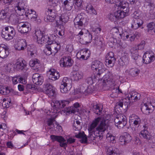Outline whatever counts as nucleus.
<instances>
[{
  "instance_id": "obj_54",
  "label": "nucleus",
  "mask_w": 155,
  "mask_h": 155,
  "mask_svg": "<svg viewBox=\"0 0 155 155\" xmlns=\"http://www.w3.org/2000/svg\"><path fill=\"white\" fill-rule=\"evenodd\" d=\"M24 13L26 16H28V14L31 15H32V14H35L36 13L35 11L31 9L30 10H29L28 9L27 10V9L25 10Z\"/></svg>"
},
{
  "instance_id": "obj_25",
  "label": "nucleus",
  "mask_w": 155,
  "mask_h": 155,
  "mask_svg": "<svg viewBox=\"0 0 155 155\" xmlns=\"http://www.w3.org/2000/svg\"><path fill=\"white\" fill-rule=\"evenodd\" d=\"M47 74L50 75L49 79L53 81H55L58 79L60 77L59 73L54 69H51L47 71Z\"/></svg>"
},
{
  "instance_id": "obj_21",
  "label": "nucleus",
  "mask_w": 155,
  "mask_h": 155,
  "mask_svg": "<svg viewBox=\"0 0 155 155\" xmlns=\"http://www.w3.org/2000/svg\"><path fill=\"white\" fill-rule=\"evenodd\" d=\"M16 67L18 71H22L24 72H26L28 69L27 67L26 62L23 60L19 61L16 63Z\"/></svg>"
},
{
  "instance_id": "obj_12",
  "label": "nucleus",
  "mask_w": 155,
  "mask_h": 155,
  "mask_svg": "<svg viewBox=\"0 0 155 155\" xmlns=\"http://www.w3.org/2000/svg\"><path fill=\"white\" fill-rule=\"evenodd\" d=\"M125 16V13L121 10H118L114 13H110L108 15L109 19L112 21H115L119 19L124 18Z\"/></svg>"
},
{
  "instance_id": "obj_52",
  "label": "nucleus",
  "mask_w": 155,
  "mask_h": 155,
  "mask_svg": "<svg viewBox=\"0 0 155 155\" xmlns=\"http://www.w3.org/2000/svg\"><path fill=\"white\" fill-rule=\"evenodd\" d=\"M12 68L13 65L9 63L6 65L5 69L7 72L9 73H12L13 72Z\"/></svg>"
},
{
  "instance_id": "obj_35",
  "label": "nucleus",
  "mask_w": 155,
  "mask_h": 155,
  "mask_svg": "<svg viewBox=\"0 0 155 155\" xmlns=\"http://www.w3.org/2000/svg\"><path fill=\"white\" fill-rule=\"evenodd\" d=\"M144 6L149 11H151L154 8V5L150 0H145Z\"/></svg>"
},
{
  "instance_id": "obj_17",
  "label": "nucleus",
  "mask_w": 155,
  "mask_h": 155,
  "mask_svg": "<svg viewBox=\"0 0 155 155\" xmlns=\"http://www.w3.org/2000/svg\"><path fill=\"white\" fill-rule=\"evenodd\" d=\"M50 138L53 141H57L60 143L61 147H66L67 146V143L65 142L66 140L61 136L51 135Z\"/></svg>"
},
{
  "instance_id": "obj_62",
  "label": "nucleus",
  "mask_w": 155,
  "mask_h": 155,
  "mask_svg": "<svg viewBox=\"0 0 155 155\" xmlns=\"http://www.w3.org/2000/svg\"><path fill=\"white\" fill-rule=\"evenodd\" d=\"M86 86L85 84H83L82 86H81L80 89V92L81 93L84 94H85L86 91Z\"/></svg>"
},
{
  "instance_id": "obj_42",
  "label": "nucleus",
  "mask_w": 155,
  "mask_h": 155,
  "mask_svg": "<svg viewBox=\"0 0 155 155\" xmlns=\"http://www.w3.org/2000/svg\"><path fill=\"white\" fill-rule=\"evenodd\" d=\"M139 136L141 138L146 139H149L150 138V136L148 134V132L145 129L140 131L139 134Z\"/></svg>"
},
{
  "instance_id": "obj_57",
  "label": "nucleus",
  "mask_w": 155,
  "mask_h": 155,
  "mask_svg": "<svg viewBox=\"0 0 155 155\" xmlns=\"http://www.w3.org/2000/svg\"><path fill=\"white\" fill-rule=\"evenodd\" d=\"M145 45V43L144 41H143L141 42L139 44L137 47H136L138 50H142L144 49V46Z\"/></svg>"
},
{
  "instance_id": "obj_1",
  "label": "nucleus",
  "mask_w": 155,
  "mask_h": 155,
  "mask_svg": "<svg viewBox=\"0 0 155 155\" xmlns=\"http://www.w3.org/2000/svg\"><path fill=\"white\" fill-rule=\"evenodd\" d=\"M70 102V101L67 100L54 101L51 104L53 109L51 111L54 113H57L61 111L68 114H75L78 112V108L80 106L79 104L76 103L74 104V106L67 107Z\"/></svg>"
},
{
  "instance_id": "obj_44",
  "label": "nucleus",
  "mask_w": 155,
  "mask_h": 155,
  "mask_svg": "<svg viewBox=\"0 0 155 155\" xmlns=\"http://www.w3.org/2000/svg\"><path fill=\"white\" fill-rule=\"evenodd\" d=\"M94 78H93L92 77L87 78L86 79L87 83L89 85H92L94 82L97 79V78H98V80L99 79V78H98L97 76L94 75Z\"/></svg>"
},
{
  "instance_id": "obj_4",
  "label": "nucleus",
  "mask_w": 155,
  "mask_h": 155,
  "mask_svg": "<svg viewBox=\"0 0 155 155\" xmlns=\"http://www.w3.org/2000/svg\"><path fill=\"white\" fill-rule=\"evenodd\" d=\"M111 73H108L104 77L102 85L103 89L105 90H110L111 91L115 89L114 83L113 79Z\"/></svg>"
},
{
  "instance_id": "obj_60",
  "label": "nucleus",
  "mask_w": 155,
  "mask_h": 155,
  "mask_svg": "<svg viewBox=\"0 0 155 155\" xmlns=\"http://www.w3.org/2000/svg\"><path fill=\"white\" fill-rule=\"evenodd\" d=\"M94 43L95 45H97L98 44H101V41L98 38V35L94 39H93Z\"/></svg>"
},
{
  "instance_id": "obj_11",
  "label": "nucleus",
  "mask_w": 155,
  "mask_h": 155,
  "mask_svg": "<svg viewBox=\"0 0 155 155\" xmlns=\"http://www.w3.org/2000/svg\"><path fill=\"white\" fill-rule=\"evenodd\" d=\"M35 34L37 38V43L38 44H43L48 42L49 36L41 31H36Z\"/></svg>"
},
{
  "instance_id": "obj_8",
  "label": "nucleus",
  "mask_w": 155,
  "mask_h": 155,
  "mask_svg": "<svg viewBox=\"0 0 155 155\" xmlns=\"http://www.w3.org/2000/svg\"><path fill=\"white\" fill-rule=\"evenodd\" d=\"M14 14L11 12L8 7H5L4 9L0 11V20L5 21L8 22L12 19Z\"/></svg>"
},
{
  "instance_id": "obj_5",
  "label": "nucleus",
  "mask_w": 155,
  "mask_h": 155,
  "mask_svg": "<svg viewBox=\"0 0 155 155\" xmlns=\"http://www.w3.org/2000/svg\"><path fill=\"white\" fill-rule=\"evenodd\" d=\"M15 34V30L13 27L8 26L2 29L1 36L6 40L9 41L13 38Z\"/></svg>"
},
{
  "instance_id": "obj_40",
  "label": "nucleus",
  "mask_w": 155,
  "mask_h": 155,
  "mask_svg": "<svg viewBox=\"0 0 155 155\" xmlns=\"http://www.w3.org/2000/svg\"><path fill=\"white\" fill-rule=\"evenodd\" d=\"M128 62L129 60L126 56H123L119 60V64L121 66L127 65Z\"/></svg>"
},
{
  "instance_id": "obj_53",
  "label": "nucleus",
  "mask_w": 155,
  "mask_h": 155,
  "mask_svg": "<svg viewBox=\"0 0 155 155\" xmlns=\"http://www.w3.org/2000/svg\"><path fill=\"white\" fill-rule=\"evenodd\" d=\"M85 52V54L88 53V55H86V54L82 55L81 56L80 58L83 60H86L88 59L90 57V52L89 50H85V52Z\"/></svg>"
},
{
  "instance_id": "obj_28",
  "label": "nucleus",
  "mask_w": 155,
  "mask_h": 155,
  "mask_svg": "<svg viewBox=\"0 0 155 155\" xmlns=\"http://www.w3.org/2000/svg\"><path fill=\"white\" fill-rule=\"evenodd\" d=\"M84 36V38L81 39L80 38V43L83 44L90 43L92 40V35L89 33H86Z\"/></svg>"
},
{
  "instance_id": "obj_23",
  "label": "nucleus",
  "mask_w": 155,
  "mask_h": 155,
  "mask_svg": "<svg viewBox=\"0 0 155 155\" xmlns=\"http://www.w3.org/2000/svg\"><path fill=\"white\" fill-rule=\"evenodd\" d=\"M8 47L4 45L0 46V58L4 59L7 57L9 54Z\"/></svg>"
},
{
  "instance_id": "obj_30",
  "label": "nucleus",
  "mask_w": 155,
  "mask_h": 155,
  "mask_svg": "<svg viewBox=\"0 0 155 155\" xmlns=\"http://www.w3.org/2000/svg\"><path fill=\"white\" fill-rule=\"evenodd\" d=\"M72 79L74 80L78 81L82 78L83 76V73L78 71H73L72 72Z\"/></svg>"
},
{
  "instance_id": "obj_38",
  "label": "nucleus",
  "mask_w": 155,
  "mask_h": 155,
  "mask_svg": "<svg viewBox=\"0 0 155 155\" xmlns=\"http://www.w3.org/2000/svg\"><path fill=\"white\" fill-rule=\"evenodd\" d=\"M30 66L35 68V69L39 68L40 64L37 59L31 60L29 62Z\"/></svg>"
},
{
  "instance_id": "obj_49",
  "label": "nucleus",
  "mask_w": 155,
  "mask_h": 155,
  "mask_svg": "<svg viewBox=\"0 0 155 155\" xmlns=\"http://www.w3.org/2000/svg\"><path fill=\"white\" fill-rule=\"evenodd\" d=\"M126 144L130 142L132 140V137L130 134L127 133H125L123 135Z\"/></svg>"
},
{
  "instance_id": "obj_63",
  "label": "nucleus",
  "mask_w": 155,
  "mask_h": 155,
  "mask_svg": "<svg viewBox=\"0 0 155 155\" xmlns=\"http://www.w3.org/2000/svg\"><path fill=\"white\" fill-rule=\"evenodd\" d=\"M119 142L120 144L122 145H125L126 144L123 135L120 136Z\"/></svg>"
},
{
  "instance_id": "obj_36",
  "label": "nucleus",
  "mask_w": 155,
  "mask_h": 155,
  "mask_svg": "<svg viewBox=\"0 0 155 155\" xmlns=\"http://www.w3.org/2000/svg\"><path fill=\"white\" fill-rule=\"evenodd\" d=\"M150 55L149 53H146L143 56V61L145 64H148L150 63L153 61L155 59V58H151V59L149 58V57H150Z\"/></svg>"
},
{
  "instance_id": "obj_3",
  "label": "nucleus",
  "mask_w": 155,
  "mask_h": 155,
  "mask_svg": "<svg viewBox=\"0 0 155 155\" xmlns=\"http://www.w3.org/2000/svg\"><path fill=\"white\" fill-rule=\"evenodd\" d=\"M141 97L140 94L137 92L132 91L129 94L126 96L125 99L122 101L117 102L116 107H119L122 109L125 110L131 102L137 101L138 99H140Z\"/></svg>"
},
{
  "instance_id": "obj_7",
  "label": "nucleus",
  "mask_w": 155,
  "mask_h": 155,
  "mask_svg": "<svg viewBox=\"0 0 155 155\" xmlns=\"http://www.w3.org/2000/svg\"><path fill=\"white\" fill-rule=\"evenodd\" d=\"M91 68L95 72L97 75L99 76V77L105 71L103 64L98 61L92 62Z\"/></svg>"
},
{
  "instance_id": "obj_50",
  "label": "nucleus",
  "mask_w": 155,
  "mask_h": 155,
  "mask_svg": "<svg viewBox=\"0 0 155 155\" xmlns=\"http://www.w3.org/2000/svg\"><path fill=\"white\" fill-rule=\"evenodd\" d=\"M55 121V119L54 118H50L48 119L47 123L48 126H52L50 129H54V126L53 123Z\"/></svg>"
},
{
  "instance_id": "obj_34",
  "label": "nucleus",
  "mask_w": 155,
  "mask_h": 155,
  "mask_svg": "<svg viewBox=\"0 0 155 155\" xmlns=\"http://www.w3.org/2000/svg\"><path fill=\"white\" fill-rule=\"evenodd\" d=\"M147 32L150 34L155 35V23L153 22L147 25Z\"/></svg>"
},
{
  "instance_id": "obj_41",
  "label": "nucleus",
  "mask_w": 155,
  "mask_h": 155,
  "mask_svg": "<svg viewBox=\"0 0 155 155\" xmlns=\"http://www.w3.org/2000/svg\"><path fill=\"white\" fill-rule=\"evenodd\" d=\"M134 117V126L136 127H138L141 122L140 118L137 116L135 115H132L131 117Z\"/></svg>"
},
{
  "instance_id": "obj_33",
  "label": "nucleus",
  "mask_w": 155,
  "mask_h": 155,
  "mask_svg": "<svg viewBox=\"0 0 155 155\" xmlns=\"http://www.w3.org/2000/svg\"><path fill=\"white\" fill-rule=\"evenodd\" d=\"M79 15L81 21V24L82 27L86 26L88 23L89 19L88 17L83 13Z\"/></svg>"
},
{
  "instance_id": "obj_18",
  "label": "nucleus",
  "mask_w": 155,
  "mask_h": 155,
  "mask_svg": "<svg viewBox=\"0 0 155 155\" xmlns=\"http://www.w3.org/2000/svg\"><path fill=\"white\" fill-rule=\"evenodd\" d=\"M45 88L44 92L49 97L54 96L56 95V92L53 87L49 83L45 84Z\"/></svg>"
},
{
  "instance_id": "obj_32",
  "label": "nucleus",
  "mask_w": 155,
  "mask_h": 155,
  "mask_svg": "<svg viewBox=\"0 0 155 155\" xmlns=\"http://www.w3.org/2000/svg\"><path fill=\"white\" fill-rule=\"evenodd\" d=\"M75 137L81 139L80 141L82 143H85L87 142V137L85 134L84 132H79L75 135Z\"/></svg>"
},
{
  "instance_id": "obj_58",
  "label": "nucleus",
  "mask_w": 155,
  "mask_h": 155,
  "mask_svg": "<svg viewBox=\"0 0 155 155\" xmlns=\"http://www.w3.org/2000/svg\"><path fill=\"white\" fill-rule=\"evenodd\" d=\"M54 45H57V46L56 47H55L53 45V47H52V54L53 53L54 55H55L58 52V50H59L60 47V46H59V47L58 48V45H56L55 44H54Z\"/></svg>"
},
{
  "instance_id": "obj_45",
  "label": "nucleus",
  "mask_w": 155,
  "mask_h": 155,
  "mask_svg": "<svg viewBox=\"0 0 155 155\" xmlns=\"http://www.w3.org/2000/svg\"><path fill=\"white\" fill-rule=\"evenodd\" d=\"M81 123L78 120H75L73 123V129L75 130H78L81 128Z\"/></svg>"
},
{
  "instance_id": "obj_47",
  "label": "nucleus",
  "mask_w": 155,
  "mask_h": 155,
  "mask_svg": "<svg viewBox=\"0 0 155 155\" xmlns=\"http://www.w3.org/2000/svg\"><path fill=\"white\" fill-rule=\"evenodd\" d=\"M9 90L7 87L3 86L0 85V94L3 95H6L8 93H9Z\"/></svg>"
},
{
  "instance_id": "obj_24",
  "label": "nucleus",
  "mask_w": 155,
  "mask_h": 155,
  "mask_svg": "<svg viewBox=\"0 0 155 155\" xmlns=\"http://www.w3.org/2000/svg\"><path fill=\"white\" fill-rule=\"evenodd\" d=\"M32 78L34 83L37 85H41L44 81L43 77L38 74H33Z\"/></svg>"
},
{
  "instance_id": "obj_46",
  "label": "nucleus",
  "mask_w": 155,
  "mask_h": 155,
  "mask_svg": "<svg viewBox=\"0 0 155 155\" xmlns=\"http://www.w3.org/2000/svg\"><path fill=\"white\" fill-rule=\"evenodd\" d=\"M35 89L34 85H33L32 84H28L26 85L25 87L24 94L29 93L31 92V90H34Z\"/></svg>"
},
{
  "instance_id": "obj_37",
  "label": "nucleus",
  "mask_w": 155,
  "mask_h": 155,
  "mask_svg": "<svg viewBox=\"0 0 155 155\" xmlns=\"http://www.w3.org/2000/svg\"><path fill=\"white\" fill-rule=\"evenodd\" d=\"M74 27L76 28L81 29L82 28L81 22L80 15H78L74 19Z\"/></svg>"
},
{
  "instance_id": "obj_64",
  "label": "nucleus",
  "mask_w": 155,
  "mask_h": 155,
  "mask_svg": "<svg viewBox=\"0 0 155 155\" xmlns=\"http://www.w3.org/2000/svg\"><path fill=\"white\" fill-rule=\"evenodd\" d=\"M137 33L133 34V35L130 34V37H129V40L132 41L134 40L137 37Z\"/></svg>"
},
{
  "instance_id": "obj_15",
  "label": "nucleus",
  "mask_w": 155,
  "mask_h": 155,
  "mask_svg": "<svg viewBox=\"0 0 155 155\" xmlns=\"http://www.w3.org/2000/svg\"><path fill=\"white\" fill-rule=\"evenodd\" d=\"M18 32L21 34L27 33L31 30V24L27 22L20 24L18 25Z\"/></svg>"
},
{
  "instance_id": "obj_22",
  "label": "nucleus",
  "mask_w": 155,
  "mask_h": 155,
  "mask_svg": "<svg viewBox=\"0 0 155 155\" xmlns=\"http://www.w3.org/2000/svg\"><path fill=\"white\" fill-rule=\"evenodd\" d=\"M69 82V79L67 77H64L63 78L61 84L60 86V91L63 93H66L68 91L67 88V85Z\"/></svg>"
},
{
  "instance_id": "obj_39",
  "label": "nucleus",
  "mask_w": 155,
  "mask_h": 155,
  "mask_svg": "<svg viewBox=\"0 0 155 155\" xmlns=\"http://www.w3.org/2000/svg\"><path fill=\"white\" fill-rule=\"evenodd\" d=\"M27 51L28 54L32 57L36 52V48L34 45L28 46L27 47Z\"/></svg>"
},
{
  "instance_id": "obj_10",
  "label": "nucleus",
  "mask_w": 155,
  "mask_h": 155,
  "mask_svg": "<svg viewBox=\"0 0 155 155\" xmlns=\"http://www.w3.org/2000/svg\"><path fill=\"white\" fill-rule=\"evenodd\" d=\"M115 126L118 128H123L126 125L127 123L126 117L122 114L117 115L114 119Z\"/></svg>"
},
{
  "instance_id": "obj_26",
  "label": "nucleus",
  "mask_w": 155,
  "mask_h": 155,
  "mask_svg": "<svg viewBox=\"0 0 155 155\" xmlns=\"http://www.w3.org/2000/svg\"><path fill=\"white\" fill-rule=\"evenodd\" d=\"M63 7L67 10H71L74 5V2L71 0H61Z\"/></svg>"
},
{
  "instance_id": "obj_61",
  "label": "nucleus",
  "mask_w": 155,
  "mask_h": 155,
  "mask_svg": "<svg viewBox=\"0 0 155 155\" xmlns=\"http://www.w3.org/2000/svg\"><path fill=\"white\" fill-rule=\"evenodd\" d=\"M107 155H119V154L114 150H111L108 149L107 150Z\"/></svg>"
},
{
  "instance_id": "obj_59",
  "label": "nucleus",
  "mask_w": 155,
  "mask_h": 155,
  "mask_svg": "<svg viewBox=\"0 0 155 155\" xmlns=\"http://www.w3.org/2000/svg\"><path fill=\"white\" fill-rule=\"evenodd\" d=\"M91 107L94 112L95 110L97 111V110H98L99 111H100V110L99 109L100 107L98 104H95L94 103H92L91 104Z\"/></svg>"
},
{
  "instance_id": "obj_51",
  "label": "nucleus",
  "mask_w": 155,
  "mask_h": 155,
  "mask_svg": "<svg viewBox=\"0 0 155 155\" xmlns=\"http://www.w3.org/2000/svg\"><path fill=\"white\" fill-rule=\"evenodd\" d=\"M53 45L54 44H52V45H46L45 51L47 50L48 51V52L47 53V51L46 52V54L47 55H50L51 54H52V47H53Z\"/></svg>"
},
{
  "instance_id": "obj_16",
  "label": "nucleus",
  "mask_w": 155,
  "mask_h": 155,
  "mask_svg": "<svg viewBox=\"0 0 155 155\" xmlns=\"http://www.w3.org/2000/svg\"><path fill=\"white\" fill-rule=\"evenodd\" d=\"M105 64L109 67H113L115 62L116 59L114 57V53L112 52H109L106 56Z\"/></svg>"
},
{
  "instance_id": "obj_27",
  "label": "nucleus",
  "mask_w": 155,
  "mask_h": 155,
  "mask_svg": "<svg viewBox=\"0 0 155 155\" xmlns=\"http://www.w3.org/2000/svg\"><path fill=\"white\" fill-rule=\"evenodd\" d=\"M133 22L131 25V27L135 29L141 26L143 23V21L139 18H134L133 19Z\"/></svg>"
},
{
  "instance_id": "obj_14",
  "label": "nucleus",
  "mask_w": 155,
  "mask_h": 155,
  "mask_svg": "<svg viewBox=\"0 0 155 155\" xmlns=\"http://www.w3.org/2000/svg\"><path fill=\"white\" fill-rule=\"evenodd\" d=\"M60 63L62 67L69 68L72 65L74 61L70 56H64L61 59Z\"/></svg>"
},
{
  "instance_id": "obj_19",
  "label": "nucleus",
  "mask_w": 155,
  "mask_h": 155,
  "mask_svg": "<svg viewBox=\"0 0 155 155\" xmlns=\"http://www.w3.org/2000/svg\"><path fill=\"white\" fill-rule=\"evenodd\" d=\"M26 6L25 5V3L23 2H19L17 4L15 7V10L16 13L19 15H23L25 11Z\"/></svg>"
},
{
  "instance_id": "obj_2",
  "label": "nucleus",
  "mask_w": 155,
  "mask_h": 155,
  "mask_svg": "<svg viewBox=\"0 0 155 155\" xmlns=\"http://www.w3.org/2000/svg\"><path fill=\"white\" fill-rule=\"evenodd\" d=\"M104 119L98 117L94 120L88 128L89 131L94 138L101 136L100 132H104L107 128V125Z\"/></svg>"
},
{
  "instance_id": "obj_13",
  "label": "nucleus",
  "mask_w": 155,
  "mask_h": 155,
  "mask_svg": "<svg viewBox=\"0 0 155 155\" xmlns=\"http://www.w3.org/2000/svg\"><path fill=\"white\" fill-rule=\"evenodd\" d=\"M155 103L154 102H148L145 103L141 107V110L142 112L146 114H149L154 110Z\"/></svg>"
},
{
  "instance_id": "obj_56",
  "label": "nucleus",
  "mask_w": 155,
  "mask_h": 155,
  "mask_svg": "<svg viewBox=\"0 0 155 155\" xmlns=\"http://www.w3.org/2000/svg\"><path fill=\"white\" fill-rule=\"evenodd\" d=\"M86 92L85 94L86 95L91 94L94 91L92 87L90 86H88L87 87L86 86Z\"/></svg>"
},
{
  "instance_id": "obj_9",
  "label": "nucleus",
  "mask_w": 155,
  "mask_h": 155,
  "mask_svg": "<svg viewBox=\"0 0 155 155\" xmlns=\"http://www.w3.org/2000/svg\"><path fill=\"white\" fill-rule=\"evenodd\" d=\"M107 2L111 4L117 3L116 5H117L119 8H120V10L124 11L125 15L129 11L128 8V4L125 1H121V0H105Z\"/></svg>"
},
{
  "instance_id": "obj_31",
  "label": "nucleus",
  "mask_w": 155,
  "mask_h": 155,
  "mask_svg": "<svg viewBox=\"0 0 155 155\" xmlns=\"http://www.w3.org/2000/svg\"><path fill=\"white\" fill-rule=\"evenodd\" d=\"M132 58L136 62L139 61L140 58V56L139 55L138 51L136 48H134L130 50Z\"/></svg>"
},
{
  "instance_id": "obj_29",
  "label": "nucleus",
  "mask_w": 155,
  "mask_h": 155,
  "mask_svg": "<svg viewBox=\"0 0 155 155\" xmlns=\"http://www.w3.org/2000/svg\"><path fill=\"white\" fill-rule=\"evenodd\" d=\"M140 70L136 68H132L127 70L125 73L133 77H136L140 73Z\"/></svg>"
},
{
  "instance_id": "obj_6",
  "label": "nucleus",
  "mask_w": 155,
  "mask_h": 155,
  "mask_svg": "<svg viewBox=\"0 0 155 155\" xmlns=\"http://www.w3.org/2000/svg\"><path fill=\"white\" fill-rule=\"evenodd\" d=\"M55 12V10L54 8V7L48 5L45 12L46 15L44 17L45 21L47 22L53 21L56 17Z\"/></svg>"
},
{
  "instance_id": "obj_55",
  "label": "nucleus",
  "mask_w": 155,
  "mask_h": 155,
  "mask_svg": "<svg viewBox=\"0 0 155 155\" xmlns=\"http://www.w3.org/2000/svg\"><path fill=\"white\" fill-rule=\"evenodd\" d=\"M111 31L113 34L116 35V36L117 35H119V34H120L119 29L116 27L112 28L111 30Z\"/></svg>"
},
{
  "instance_id": "obj_43",
  "label": "nucleus",
  "mask_w": 155,
  "mask_h": 155,
  "mask_svg": "<svg viewBox=\"0 0 155 155\" xmlns=\"http://www.w3.org/2000/svg\"><path fill=\"white\" fill-rule=\"evenodd\" d=\"M86 9V11L87 12L90 14L94 15H96L97 14L96 10L91 5H89L87 6Z\"/></svg>"
},
{
  "instance_id": "obj_20",
  "label": "nucleus",
  "mask_w": 155,
  "mask_h": 155,
  "mask_svg": "<svg viewBox=\"0 0 155 155\" xmlns=\"http://www.w3.org/2000/svg\"><path fill=\"white\" fill-rule=\"evenodd\" d=\"M27 46V43L25 39L19 40L14 45L15 49L18 51H23Z\"/></svg>"
},
{
  "instance_id": "obj_48",
  "label": "nucleus",
  "mask_w": 155,
  "mask_h": 155,
  "mask_svg": "<svg viewBox=\"0 0 155 155\" xmlns=\"http://www.w3.org/2000/svg\"><path fill=\"white\" fill-rule=\"evenodd\" d=\"M69 17L66 14H63L60 17L59 20L60 21H61L62 24L65 23L68 20Z\"/></svg>"
}]
</instances>
